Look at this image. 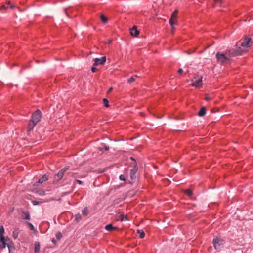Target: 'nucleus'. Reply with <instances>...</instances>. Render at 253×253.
I'll use <instances>...</instances> for the list:
<instances>
[{
  "label": "nucleus",
  "mask_w": 253,
  "mask_h": 253,
  "mask_svg": "<svg viewBox=\"0 0 253 253\" xmlns=\"http://www.w3.org/2000/svg\"><path fill=\"white\" fill-rule=\"evenodd\" d=\"M247 51V49H242V47L240 46H238V45L236 44L234 46L233 48L227 49L226 50V53L229 57H232L241 55L243 53L246 52Z\"/></svg>",
  "instance_id": "f257e3e1"
},
{
  "label": "nucleus",
  "mask_w": 253,
  "mask_h": 253,
  "mask_svg": "<svg viewBox=\"0 0 253 253\" xmlns=\"http://www.w3.org/2000/svg\"><path fill=\"white\" fill-rule=\"evenodd\" d=\"M225 243L226 242L223 239L217 236L215 237L212 241L213 246L217 250H219L223 248Z\"/></svg>",
  "instance_id": "f03ea898"
},
{
  "label": "nucleus",
  "mask_w": 253,
  "mask_h": 253,
  "mask_svg": "<svg viewBox=\"0 0 253 253\" xmlns=\"http://www.w3.org/2000/svg\"><path fill=\"white\" fill-rule=\"evenodd\" d=\"M216 57L217 61L222 63H226L230 60V57L226 54V52L225 53L220 52H217Z\"/></svg>",
  "instance_id": "7ed1b4c3"
},
{
  "label": "nucleus",
  "mask_w": 253,
  "mask_h": 253,
  "mask_svg": "<svg viewBox=\"0 0 253 253\" xmlns=\"http://www.w3.org/2000/svg\"><path fill=\"white\" fill-rule=\"evenodd\" d=\"M41 117V111L38 109L32 114L30 120L31 122H33L37 124L40 121Z\"/></svg>",
  "instance_id": "20e7f679"
},
{
  "label": "nucleus",
  "mask_w": 253,
  "mask_h": 253,
  "mask_svg": "<svg viewBox=\"0 0 253 253\" xmlns=\"http://www.w3.org/2000/svg\"><path fill=\"white\" fill-rule=\"evenodd\" d=\"M69 166H66L61 169L58 173L56 174L54 177V182H58L61 180L63 178L64 173L69 169Z\"/></svg>",
  "instance_id": "39448f33"
},
{
  "label": "nucleus",
  "mask_w": 253,
  "mask_h": 253,
  "mask_svg": "<svg viewBox=\"0 0 253 253\" xmlns=\"http://www.w3.org/2000/svg\"><path fill=\"white\" fill-rule=\"evenodd\" d=\"M9 242H10V239L7 237H0V249H3L6 247V246H7V244H10Z\"/></svg>",
  "instance_id": "423d86ee"
},
{
  "label": "nucleus",
  "mask_w": 253,
  "mask_h": 253,
  "mask_svg": "<svg viewBox=\"0 0 253 253\" xmlns=\"http://www.w3.org/2000/svg\"><path fill=\"white\" fill-rule=\"evenodd\" d=\"M252 42V40L251 38L246 37L244 39L243 42L241 43V46L242 49H245V48H248L251 46L250 43Z\"/></svg>",
  "instance_id": "0eeeda50"
},
{
  "label": "nucleus",
  "mask_w": 253,
  "mask_h": 253,
  "mask_svg": "<svg viewBox=\"0 0 253 253\" xmlns=\"http://www.w3.org/2000/svg\"><path fill=\"white\" fill-rule=\"evenodd\" d=\"M137 164L135 162L133 165V168L130 170V177L132 180H134L136 179L135 174L138 170Z\"/></svg>",
  "instance_id": "6e6552de"
},
{
  "label": "nucleus",
  "mask_w": 253,
  "mask_h": 253,
  "mask_svg": "<svg viewBox=\"0 0 253 253\" xmlns=\"http://www.w3.org/2000/svg\"><path fill=\"white\" fill-rule=\"evenodd\" d=\"M178 11L177 10L174 11L171 15V17L169 20V23L171 27H173L174 25H176L177 23L175 21V20L177 18V14Z\"/></svg>",
  "instance_id": "1a4fd4ad"
},
{
  "label": "nucleus",
  "mask_w": 253,
  "mask_h": 253,
  "mask_svg": "<svg viewBox=\"0 0 253 253\" xmlns=\"http://www.w3.org/2000/svg\"><path fill=\"white\" fill-rule=\"evenodd\" d=\"M106 60V58L105 56H103L101 58H95L93 59L94 62L93 64V66H97L98 65H103Z\"/></svg>",
  "instance_id": "9d476101"
},
{
  "label": "nucleus",
  "mask_w": 253,
  "mask_h": 253,
  "mask_svg": "<svg viewBox=\"0 0 253 253\" xmlns=\"http://www.w3.org/2000/svg\"><path fill=\"white\" fill-rule=\"evenodd\" d=\"M48 175L47 174H45L42 175V176L39 178L38 181L35 182L33 185L34 186H38L39 184H42L43 182L47 181L48 179Z\"/></svg>",
  "instance_id": "9b49d317"
},
{
  "label": "nucleus",
  "mask_w": 253,
  "mask_h": 253,
  "mask_svg": "<svg viewBox=\"0 0 253 253\" xmlns=\"http://www.w3.org/2000/svg\"><path fill=\"white\" fill-rule=\"evenodd\" d=\"M130 34L131 36L137 37L139 34V31L137 30V27L134 26L132 28L130 29Z\"/></svg>",
  "instance_id": "f8f14e48"
},
{
  "label": "nucleus",
  "mask_w": 253,
  "mask_h": 253,
  "mask_svg": "<svg viewBox=\"0 0 253 253\" xmlns=\"http://www.w3.org/2000/svg\"><path fill=\"white\" fill-rule=\"evenodd\" d=\"M202 84V77L201 76L198 80L192 83V85L196 87H198L201 86Z\"/></svg>",
  "instance_id": "ddd939ff"
},
{
  "label": "nucleus",
  "mask_w": 253,
  "mask_h": 253,
  "mask_svg": "<svg viewBox=\"0 0 253 253\" xmlns=\"http://www.w3.org/2000/svg\"><path fill=\"white\" fill-rule=\"evenodd\" d=\"M22 219H26V220L30 219V215L28 211H22Z\"/></svg>",
  "instance_id": "4468645a"
},
{
  "label": "nucleus",
  "mask_w": 253,
  "mask_h": 253,
  "mask_svg": "<svg viewBox=\"0 0 253 253\" xmlns=\"http://www.w3.org/2000/svg\"><path fill=\"white\" fill-rule=\"evenodd\" d=\"M206 113V109L205 107H202L198 113V115L200 117L204 116Z\"/></svg>",
  "instance_id": "2eb2a0df"
},
{
  "label": "nucleus",
  "mask_w": 253,
  "mask_h": 253,
  "mask_svg": "<svg viewBox=\"0 0 253 253\" xmlns=\"http://www.w3.org/2000/svg\"><path fill=\"white\" fill-rule=\"evenodd\" d=\"M36 124H37L36 123L31 122V120H30V122L29 123L28 127H27L28 131H31V130H32Z\"/></svg>",
  "instance_id": "dca6fc26"
},
{
  "label": "nucleus",
  "mask_w": 253,
  "mask_h": 253,
  "mask_svg": "<svg viewBox=\"0 0 253 253\" xmlns=\"http://www.w3.org/2000/svg\"><path fill=\"white\" fill-rule=\"evenodd\" d=\"M105 229L107 231H111L114 230H116L117 227L113 226L112 224H109L105 226Z\"/></svg>",
  "instance_id": "f3484780"
},
{
  "label": "nucleus",
  "mask_w": 253,
  "mask_h": 253,
  "mask_svg": "<svg viewBox=\"0 0 253 253\" xmlns=\"http://www.w3.org/2000/svg\"><path fill=\"white\" fill-rule=\"evenodd\" d=\"M40 250V245L39 242H36L34 244V252L35 253H39Z\"/></svg>",
  "instance_id": "a211bd4d"
},
{
  "label": "nucleus",
  "mask_w": 253,
  "mask_h": 253,
  "mask_svg": "<svg viewBox=\"0 0 253 253\" xmlns=\"http://www.w3.org/2000/svg\"><path fill=\"white\" fill-rule=\"evenodd\" d=\"M117 220L121 221H124L127 220V217L126 215L124 214H121L118 216Z\"/></svg>",
  "instance_id": "6ab92c4d"
},
{
  "label": "nucleus",
  "mask_w": 253,
  "mask_h": 253,
  "mask_svg": "<svg viewBox=\"0 0 253 253\" xmlns=\"http://www.w3.org/2000/svg\"><path fill=\"white\" fill-rule=\"evenodd\" d=\"M103 147H99L98 148L99 150L102 152L103 151H107L109 150V147L108 146L106 145L105 144H103Z\"/></svg>",
  "instance_id": "aec40b11"
},
{
  "label": "nucleus",
  "mask_w": 253,
  "mask_h": 253,
  "mask_svg": "<svg viewBox=\"0 0 253 253\" xmlns=\"http://www.w3.org/2000/svg\"><path fill=\"white\" fill-rule=\"evenodd\" d=\"M36 193L40 196H44L45 194V191L41 189H37Z\"/></svg>",
  "instance_id": "412c9836"
},
{
  "label": "nucleus",
  "mask_w": 253,
  "mask_h": 253,
  "mask_svg": "<svg viewBox=\"0 0 253 253\" xmlns=\"http://www.w3.org/2000/svg\"><path fill=\"white\" fill-rule=\"evenodd\" d=\"M222 0H214V6H220L222 5Z\"/></svg>",
  "instance_id": "4be33fe9"
},
{
  "label": "nucleus",
  "mask_w": 253,
  "mask_h": 253,
  "mask_svg": "<svg viewBox=\"0 0 253 253\" xmlns=\"http://www.w3.org/2000/svg\"><path fill=\"white\" fill-rule=\"evenodd\" d=\"M184 193L187 195L189 197H192L193 193L191 190L190 189H186L184 191Z\"/></svg>",
  "instance_id": "5701e85b"
},
{
  "label": "nucleus",
  "mask_w": 253,
  "mask_h": 253,
  "mask_svg": "<svg viewBox=\"0 0 253 253\" xmlns=\"http://www.w3.org/2000/svg\"><path fill=\"white\" fill-rule=\"evenodd\" d=\"M100 18L102 22L104 23H106L108 21V18L103 14L100 15Z\"/></svg>",
  "instance_id": "b1692460"
},
{
  "label": "nucleus",
  "mask_w": 253,
  "mask_h": 253,
  "mask_svg": "<svg viewBox=\"0 0 253 253\" xmlns=\"http://www.w3.org/2000/svg\"><path fill=\"white\" fill-rule=\"evenodd\" d=\"M137 233L139 234V236L141 238H143L145 237V233L143 230H138Z\"/></svg>",
  "instance_id": "393cba45"
},
{
  "label": "nucleus",
  "mask_w": 253,
  "mask_h": 253,
  "mask_svg": "<svg viewBox=\"0 0 253 253\" xmlns=\"http://www.w3.org/2000/svg\"><path fill=\"white\" fill-rule=\"evenodd\" d=\"M4 233V229L2 226H0V237H5L3 236Z\"/></svg>",
  "instance_id": "a878e982"
},
{
  "label": "nucleus",
  "mask_w": 253,
  "mask_h": 253,
  "mask_svg": "<svg viewBox=\"0 0 253 253\" xmlns=\"http://www.w3.org/2000/svg\"><path fill=\"white\" fill-rule=\"evenodd\" d=\"M103 103L104 104V105L106 107H108L109 106V101L108 100V99L107 98H104L103 99Z\"/></svg>",
  "instance_id": "bb28decb"
},
{
  "label": "nucleus",
  "mask_w": 253,
  "mask_h": 253,
  "mask_svg": "<svg viewBox=\"0 0 253 253\" xmlns=\"http://www.w3.org/2000/svg\"><path fill=\"white\" fill-rule=\"evenodd\" d=\"M82 213L84 215H87L88 214V209L87 207L84 208L82 211Z\"/></svg>",
  "instance_id": "cd10ccee"
},
{
  "label": "nucleus",
  "mask_w": 253,
  "mask_h": 253,
  "mask_svg": "<svg viewBox=\"0 0 253 253\" xmlns=\"http://www.w3.org/2000/svg\"><path fill=\"white\" fill-rule=\"evenodd\" d=\"M26 224L28 225V226L29 227L30 229L31 230H32V231H34L35 230V227L32 224H31V223L30 222H26Z\"/></svg>",
  "instance_id": "c85d7f7f"
},
{
  "label": "nucleus",
  "mask_w": 253,
  "mask_h": 253,
  "mask_svg": "<svg viewBox=\"0 0 253 253\" xmlns=\"http://www.w3.org/2000/svg\"><path fill=\"white\" fill-rule=\"evenodd\" d=\"M75 219L77 222H79L81 219V215L80 213H78L75 215Z\"/></svg>",
  "instance_id": "c756f323"
},
{
  "label": "nucleus",
  "mask_w": 253,
  "mask_h": 253,
  "mask_svg": "<svg viewBox=\"0 0 253 253\" xmlns=\"http://www.w3.org/2000/svg\"><path fill=\"white\" fill-rule=\"evenodd\" d=\"M56 238L57 240H60L62 237V235L61 234V233L60 232H58L56 234Z\"/></svg>",
  "instance_id": "7c9ffc66"
},
{
  "label": "nucleus",
  "mask_w": 253,
  "mask_h": 253,
  "mask_svg": "<svg viewBox=\"0 0 253 253\" xmlns=\"http://www.w3.org/2000/svg\"><path fill=\"white\" fill-rule=\"evenodd\" d=\"M42 202H39L38 201H36V200H33L32 201V203L34 205H39L40 204H41Z\"/></svg>",
  "instance_id": "2f4dec72"
},
{
  "label": "nucleus",
  "mask_w": 253,
  "mask_h": 253,
  "mask_svg": "<svg viewBox=\"0 0 253 253\" xmlns=\"http://www.w3.org/2000/svg\"><path fill=\"white\" fill-rule=\"evenodd\" d=\"M135 78L133 77H132L128 79V82L129 83H131L135 81Z\"/></svg>",
  "instance_id": "473e14b6"
},
{
  "label": "nucleus",
  "mask_w": 253,
  "mask_h": 253,
  "mask_svg": "<svg viewBox=\"0 0 253 253\" xmlns=\"http://www.w3.org/2000/svg\"><path fill=\"white\" fill-rule=\"evenodd\" d=\"M8 8L7 6L5 5H2L0 7V10L2 11L3 10H6Z\"/></svg>",
  "instance_id": "72a5a7b5"
},
{
  "label": "nucleus",
  "mask_w": 253,
  "mask_h": 253,
  "mask_svg": "<svg viewBox=\"0 0 253 253\" xmlns=\"http://www.w3.org/2000/svg\"><path fill=\"white\" fill-rule=\"evenodd\" d=\"M119 179L121 180H122V181H125L126 180L125 176L124 175H122V174L120 175Z\"/></svg>",
  "instance_id": "f704fd0d"
},
{
  "label": "nucleus",
  "mask_w": 253,
  "mask_h": 253,
  "mask_svg": "<svg viewBox=\"0 0 253 253\" xmlns=\"http://www.w3.org/2000/svg\"><path fill=\"white\" fill-rule=\"evenodd\" d=\"M6 4L8 6H10V7L11 9H12L14 8V5L12 4H11L10 2L9 1H8L7 2Z\"/></svg>",
  "instance_id": "c9c22d12"
},
{
  "label": "nucleus",
  "mask_w": 253,
  "mask_h": 253,
  "mask_svg": "<svg viewBox=\"0 0 253 253\" xmlns=\"http://www.w3.org/2000/svg\"><path fill=\"white\" fill-rule=\"evenodd\" d=\"M69 9H65V13L66 14V15L68 16V17H70L69 16Z\"/></svg>",
  "instance_id": "e433bc0d"
},
{
  "label": "nucleus",
  "mask_w": 253,
  "mask_h": 253,
  "mask_svg": "<svg viewBox=\"0 0 253 253\" xmlns=\"http://www.w3.org/2000/svg\"><path fill=\"white\" fill-rule=\"evenodd\" d=\"M91 70L92 72H95L96 71H97V69L94 66H92L91 67Z\"/></svg>",
  "instance_id": "4c0bfd02"
},
{
  "label": "nucleus",
  "mask_w": 253,
  "mask_h": 253,
  "mask_svg": "<svg viewBox=\"0 0 253 253\" xmlns=\"http://www.w3.org/2000/svg\"><path fill=\"white\" fill-rule=\"evenodd\" d=\"M7 247H8V249H9V253H11V252H12V251H11V245L10 244H7Z\"/></svg>",
  "instance_id": "58836bf2"
},
{
  "label": "nucleus",
  "mask_w": 253,
  "mask_h": 253,
  "mask_svg": "<svg viewBox=\"0 0 253 253\" xmlns=\"http://www.w3.org/2000/svg\"><path fill=\"white\" fill-rule=\"evenodd\" d=\"M177 72H178V73H179V74H181L183 72V70H182V69L180 68V69H178Z\"/></svg>",
  "instance_id": "ea45409f"
},
{
  "label": "nucleus",
  "mask_w": 253,
  "mask_h": 253,
  "mask_svg": "<svg viewBox=\"0 0 253 253\" xmlns=\"http://www.w3.org/2000/svg\"><path fill=\"white\" fill-rule=\"evenodd\" d=\"M76 181L77 183H78L80 184H83V181L80 180H76Z\"/></svg>",
  "instance_id": "a19ab883"
},
{
  "label": "nucleus",
  "mask_w": 253,
  "mask_h": 253,
  "mask_svg": "<svg viewBox=\"0 0 253 253\" xmlns=\"http://www.w3.org/2000/svg\"><path fill=\"white\" fill-rule=\"evenodd\" d=\"M130 159L131 160H132V161H134V163L136 162L135 159L133 157H131L130 158ZM134 164V163H133V164Z\"/></svg>",
  "instance_id": "79ce46f5"
},
{
  "label": "nucleus",
  "mask_w": 253,
  "mask_h": 253,
  "mask_svg": "<svg viewBox=\"0 0 253 253\" xmlns=\"http://www.w3.org/2000/svg\"><path fill=\"white\" fill-rule=\"evenodd\" d=\"M112 90H113V88H112V87H110V88L108 89V90L107 92H108V93H110V92H111L112 91Z\"/></svg>",
  "instance_id": "37998d69"
},
{
  "label": "nucleus",
  "mask_w": 253,
  "mask_h": 253,
  "mask_svg": "<svg viewBox=\"0 0 253 253\" xmlns=\"http://www.w3.org/2000/svg\"><path fill=\"white\" fill-rule=\"evenodd\" d=\"M210 97H208V96H207L206 98H205V100H207V101H209L210 100Z\"/></svg>",
  "instance_id": "c03bdc74"
},
{
  "label": "nucleus",
  "mask_w": 253,
  "mask_h": 253,
  "mask_svg": "<svg viewBox=\"0 0 253 253\" xmlns=\"http://www.w3.org/2000/svg\"><path fill=\"white\" fill-rule=\"evenodd\" d=\"M52 242L53 243L56 244V240L55 239L53 238V239H52Z\"/></svg>",
  "instance_id": "a18cd8bd"
},
{
  "label": "nucleus",
  "mask_w": 253,
  "mask_h": 253,
  "mask_svg": "<svg viewBox=\"0 0 253 253\" xmlns=\"http://www.w3.org/2000/svg\"><path fill=\"white\" fill-rule=\"evenodd\" d=\"M112 42V40H109L108 42V44H111Z\"/></svg>",
  "instance_id": "49530a36"
},
{
  "label": "nucleus",
  "mask_w": 253,
  "mask_h": 253,
  "mask_svg": "<svg viewBox=\"0 0 253 253\" xmlns=\"http://www.w3.org/2000/svg\"><path fill=\"white\" fill-rule=\"evenodd\" d=\"M171 28H172L171 32H172V33H174V28H173V27H171Z\"/></svg>",
  "instance_id": "de8ad7c7"
},
{
  "label": "nucleus",
  "mask_w": 253,
  "mask_h": 253,
  "mask_svg": "<svg viewBox=\"0 0 253 253\" xmlns=\"http://www.w3.org/2000/svg\"><path fill=\"white\" fill-rule=\"evenodd\" d=\"M17 236H16V235H14V238H17Z\"/></svg>",
  "instance_id": "09e8293b"
},
{
  "label": "nucleus",
  "mask_w": 253,
  "mask_h": 253,
  "mask_svg": "<svg viewBox=\"0 0 253 253\" xmlns=\"http://www.w3.org/2000/svg\"><path fill=\"white\" fill-rule=\"evenodd\" d=\"M187 53L188 54H191V52H189L188 51H187Z\"/></svg>",
  "instance_id": "8fccbe9b"
}]
</instances>
